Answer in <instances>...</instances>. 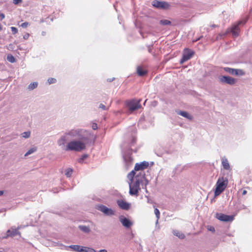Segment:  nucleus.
I'll list each match as a JSON object with an SVG mask.
<instances>
[{"mask_svg": "<svg viewBox=\"0 0 252 252\" xmlns=\"http://www.w3.org/2000/svg\"><path fill=\"white\" fill-rule=\"evenodd\" d=\"M89 139V131L83 128H73L65 131L57 140V144L65 151L80 152L86 148Z\"/></svg>", "mask_w": 252, "mask_h": 252, "instance_id": "1", "label": "nucleus"}, {"mask_svg": "<svg viewBox=\"0 0 252 252\" xmlns=\"http://www.w3.org/2000/svg\"><path fill=\"white\" fill-rule=\"evenodd\" d=\"M228 180L223 177L219 178L216 183V188L215 191V196L219 195L226 188Z\"/></svg>", "mask_w": 252, "mask_h": 252, "instance_id": "2", "label": "nucleus"}, {"mask_svg": "<svg viewBox=\"0 0 252 252\" xmlns=\"http://www.w3.org/2000/svg\"><path fill=\"white\" fill-rule=\"evenodd\" d=\"M152 5L157 8L166 10L170 7V4L168 2L164 1H159L154 0L152 1Z\"/></svg>", "mask_w": 252, "mask_h": 252, "instance_id": "3", "label": "nucleus"}, {"mask_svg": "<svg viewBox=\"0 0 252 252\" xmlns=\"http://www.w3.org/2000/svg\"><path fill=\"white\" fill-rule=\"evenodd\" d=\"M218 79L221 83L227 84L230 85H233L237 82L236 79L228 76H220Z\"/></svg>", "mask_w": 252, "mask_h": 252, "instance_id": "4", "label": "nucleus"}, {"mask_svg": "<svg viewBox=\"0 0 252 252\" xmlns=\"http://www.w3.org/2000/svg\"><path fill=\"white\" fill-rule=\"evenodd\" d=\"M97 209L102 212L105 216H111L115 214V211L111 208H109L104 205H99L97 206Z\"/></svg>", "mask_w": 252, "mask_h": 252, "instance_id": "5", "label": "nucleus"}, {"mask_svg": "<svg viewBox=\"0 0 252 252\" xmlns=\"http://www.w3.org/2000/svg\"><path fill=\"white\" fill-rule=\"evenodd\" d=\"M140 99L138 100L132 99L127 102V106L131 112L137 110L141 107V105L140 104Z\"/></svg>", "mask_w": 252, "mask_h": 252, "instance_id": "6", "label": "nucleus"}, {"mask_svg": "<svg viewBox=\"0 0 252 252\" xmlns=\"http://www.w3.org/2000/svg\"><path fill=\"white\" fill-rule=\"evenodd\" d=\"M194 52L189 49H185L184 50L182 58L181 59L180 63L183 64L184 62L189 60L193 55Z\"/></svg>", "mask_w": 252, "mask_h": 252, "instance_id": "7", "label": "nucleus"}, {"mask_svg": "<svg viewBox=\"0 0 252 252\" xmlns=\"http://www.w3.org/2000/svg\"><path fill=\"white\" fill-rule=\"evenodd\" d=\"M223 69L225 72L232 75H235L236 76H242L244 74V71L242 70L239 69H234L228 67H225L223 68Z\"/></svg>", "mask_w": 252, "mask_h": 252, "instance_id": "8", "label": "nucleus"}, {"mask_svg": "<svg viewBox=\"0 0 252 252\" xmlns=\"http://www.w3.org/2000/svg\"><path fill=\"white\" fill-rule=\"evenodd\" d=\"M21 228V226H18L17 228L12 227L11 229H9L7 231V235L5 236L2 237L3 239H6L8 237H14L17 235H20V233L18 231V230Z\"/></svg>", "mask_w": 252, "mask_h": 252, "instance_id": "9", "label": "nucleus"}, {"mask_svg": "<svg viewBox=\"0 0 252 252\" xmlns=\"http://www.w3.org/2000/svg\"><path fill=\"white\" fill-rule=\"evenodd\" d=\"M216 218L220 221H232L234 220V216L226 215L221 213H217Z\"/></svg>", "mask_w": 252, "mask_h": 252, "instance_id": "10", "label": "nucleus"}, {"mask_svg": "<svg viewBox=\"0 0 252 252\" xmlns=\"http://www.w3.org/2000/svg\"><path fill=\"white\" fill-rule=\"evenodd\" d=\"M119 220L123 225V226L126 228H130L131 226L133 224L132 221L129 219H127L124 216H120L119 217Z\"/></svg>", "mask_w": 252, "mask_h": 252, "instance_id": "11", "label": "nucleus"}, {"mask_svg": "<svg viewBox=\"0 0 252 252\" xmlns=\"http://www.w3.org/2000/svg\"><path fill=\"white\" fill-rule=\"evenodd\" d=\"M246 23V20L240 21L238 22L237 25H235L232 26L230 32H232L233 36L236 37L239 35V28L238 26L241 24H245Z\"/></svg>", "mask_w": 252, "mask_h": 252, "instance_id": "12", "label": "nucleus"}, {"mask_svg": "<svg viewBox=\"0 0 252 252\" xmlns=\"http://www.w3.org/2000/svg\"><path fill=\"white\" fill-rule=\"evenodd\" d=\"M143 181H140L139 179H137V176L135 177V181H132V185L135 187L137 188L138 189L140 190V183H142L144 184L145 186H146L147 184L149 183V181L147 179L145 178L144 176L143 177Z\"/></svg>", "mask_w": 252, "mask_h": 252, "instance_id": "13", "label": "nucleus"}, {"mask_svg": "<svg viewBox=\"0 0 252 252\" xmlns=\"http://www.w3.org/2000/svg\"><path fill=\"white\" fill-rule=\"evenodd\" d=\"M117 203L119 207L124 210H128L130 207V204L123 200V199H118Z\"/></svg>", "mask_w": 252, "mask_h": 252, "instance_id": "14", "label": "nucleus"}, {"mask_svg": "<svg viewBox=\"0 0 252 252\" xmlns=\"http://www.w3.org/2000/svg\"><path fill=\"white\" fill-rule=\"evenodd\" d=\"M149 166V163L147 161H143L140 163H136L134 167V170L139 171L144 170L148 167Z\"/></svg>", "mask_w": 252, "mask_h": 252, "instance_id": "15", "label": "nucleus"}, {"mask_svg": "<svg viewBox=\"0 0 252 252\" xmlns=\"http://www.w3.org/2000/svg\"><path fill=\"white\" fill-rule=\"evenodd\" d=\"M123 158L127 167L130 166L131 165L133 161V158H131V155L129 154V153L124 154L123 155Z\"/></svg>", "mask_w": 252, "mask_h": 252, "instance_id": "16", "label": "nucleus"}, {"mask_svg": "<svg viewBox=\"0 0 252 252\" xmlns=\"http://www.w3.org/2000/svg\"><path fill=\"white\" fill-rule=\"evenodd\" d=\"M128 185L129 188V194L131 195H137L139 189L132 185V182H129Z\"/></svg>", "mask_w": 252, "mask_h": 252, "instance_id": "17", "label": "nucleus"}, {"mask_svg": "<svg viewBox=\"0 0 252 252\" xmlns=\"http://www.w3.org/2000/svg\"><path fill=\"white\" fill-rule=\"evenodd\" d=\"M221 163L224 169L229 170L230 169L229 163L228 162V160L226 158H222Z\"/></svg>", "mask_w": 252, "mask_h": 252, "instance_id": "18", "label": "nucleus"}, {"mask_svg": "<svg viewBox=\"0 0 252 252\" xmlns=\"http://www.w3.org/2000/svg\"><path fill=\"white\" fill-rule=\"evenodd\" d=\"M177 113L182 116L186 118L189 120H191L192 119V116L190 115L188 112L186 111H179Z\"/></svg>", "mask_w": 252, "mask_h": 252, "instance_id": "19", "label": "nucleus"}, {"mask_svg": "<svg viewBox=\"0 0 252 252\" xmlns=\"http://www.w3.org/2000/svg\"><path fill=\"white\" fill-rule=\"evenodd\" d=\"M173 233L174 235L176 236L177 237H178L179 238H180L181 239H183L185 237V235H184V233L179 231L177 230H174L173 231Z\"/></svg>", "mask_w": 252, "mask_h": 252, "instance_id": "20", "label": "nucleus"}, {"mask_svg": "<svg viewBox=\"0 0 252 252\" xmlns=\"http://www.w3.org/2000/svg\"><path fill=\"white\" fill-rule=\"evenodd\" d=\"M79 228L85 233H89L91 231L90 227L86 225H79Z\"/></svg>", "mask_w": 252, "mask_h": 252, "instance_id": "21", "label": "nucleus"}, {"mask_svg": "<svg viewBox=\"0 0 252 252\" xmlns=\"http://www.w3.org/2000/svg\"><path fill=\"white\" fill-rule=\"evenodd\" d=\"M135 170H133L130 173H129L127 176L128 179L129 180V182H132L133 180L134 176L135 175Z\"/></svg>", "mask_w": 252, "mask_h": 252, "instance_id": "22", "label": "nucleus"}, {"mask_svg": "<svg viewBox=\"0 0 252 252\" xmlns=\"http://www.w3.org/2000/svg\"><path fill=\"white\" fill-rule=\"evenodd\" d=\"M37 151V148L36 147H33L29 150L28 152L25 154V157H27L29 155L33 154V153Z\"/></svg>", "mask_w": 252, "mask_h": 252, "instance_id": "23", "label": "nucleus"}, {"mask_svg": "<svg viewBox=\"0 0 252 252\" xmlns=\"http://www.w3.org/2000/svg\"><path fill=\"white\" fill-rule=\"evenodd\" d=\"M137 72L138 74L140 76H143L147 73V72L145 70H142V69L140 66L137 67Z\"/></svg>", "mask_w": 252, "mask_h": 252, "instance_id": "24", "label": "nucleus"}, {"mask_svg": "<svg viewBox=\"0 0 252 252\" xmlns=\"http://www.w3.org/2000/svg\"><path fill=\"white\" fill-rule=\"evenodd\" d=\"M229 32V31L227 30L225 32L220 33L216 37L217 39H221L223 37L225 36Z\"/></svg>", "mask_w": 252, "mask_h": 252, "instance_id": "25", "label": "nucleus"}, {"mask_svg": "<svg viewBox=\"0 0 252 252\" xmlns=\"http://www.w3.org/2000/svg\"><path fill=\"white\" fill-rule=\"evenodd\" d=\"M7 60L11 63H14L16 62L15 58L11 54H9L7 55Z\"/></svg>", "mask_w": 252, "mask_h": 252, "instance_id": "26", "label": "nucleus"}, {"mask_svg": "<svg viewBox=\"0 0 252 252\" xmlns=\"http://www.w3.org/2000/svg\"><path fill=\"white\" fill-rule=\"evenodd\" d=\"M38 83L37 82H33L31 83L28 86V89L30 90H32L37 87Z\"/></svg>", "mask_w": 252, "mask_h": 252, "instance_id": "27", "label": "nucleus"}, {"mask_svg": "<svg viewBox=\"0 0 252 252\" xmlns=\"http://www.w3.org/2000/svg\"><path fill=\"white\" fill-rule=\"evenodd\" d=\"M72 172L73 170L70 168H68L65 170V175L67 177H70L71 176Z\"/></svg>", "mask_w": 252, "mask_h": 252, "instance_id": "28", "label": "nucleus"}, {"mask_svg": "<svg viewBox=\"0 0 252 252\" xmlns=\"http://www.w3.org/2000/svg\"><path fill=\"white\" fill-rule=\"evenodd\" d=\"M81 246L79 245H70L69 246V248L71 249L73 251L79 252V249Z\"/></svg>", "mask_w": 252, "mask_h": 252, "instance_id": "29", "label": "nucleus"}, {"mask_svg": "<svg viewBox=\"0 0 252 252\" xmlns=\"http://www.w3.org/2000/svg\"><path fill=\"white\" fill-rule=\"evenodd\" d=\"M159 23L162 25H169L171 24V22L168 20L163 19L160 21Z\"/></svg>", "mask_w": 252, "mask_h": 252, "instance_id": "30", "label": "nucleus"}, {"mask_svg": "<svg viewBox=\"0 0 252 252\" xmlns=\"http://www.w3.org/2000/svg\"><path fill=\"white\" fill-rule=\"evenodd\" d=\"M154 211H155V214L156 215V218L157 219L156 223H158V220L160 217V212H159V211L158 210V209L157 208H155Z\"/></svg>", "mask_w": 252, "mask_h": 252, "instance_id": "31", "label": "nucleus"}, {"mask_svg": "<svg viewBox=\"0 0 252 252\" xmlns=\"http://www.w3.org/2000/svg\"><path fill=\"white\" fill-rule=\"evenodd\" d=\"M31 132L30 131H26L22 133V137L25 138H28L30 136Z\"/></svg>", "mask_w": 252, "mask_h": 252, "instance_id": "32", "label": "nucleus"}, {"mask_svg": "<svg viewBox=\"0 0 252 252\" xmlns=\"http://www.w3.org/2000/svg\"><path fill=\"white\" fill-rule=\"evenodd\" d=\"M48 83H49V84H54L56 82L57 80L55 78H49L48 80Z\"/></svg>", "mask_w": 252, "mask_h": 252, "instance_id": "33", "label": "nucleus"}, {"mask_svg": "<svg viewBox=\"0 0 252 252\" xmlns=\"http://www.w3.org/2000/svg\"><path fill=\"white\" fill-rule=\"evenodd\" d=\"M99 108L103 110H107L109 108V106L108 107H106L105 106L104 104H103L102 103H100L99 105Z\"/></svg>", "mask_w": 252, "mask_h": 252, "instance_id": "34", "label": "nucleus"}, {"mask_svg": "<svg viewBox=\"0 0 252 252\" xmlns=\"http://www.w3.org/2000/svg\"><path fill=\"white\" fill-rule=\"evenodd\" d=\"M87 247L80 246L79 252H86Z\"/></svg>", "mask_w": 252, "mask_h": 252, "instance_id": "35", "label": "nucleus"}, {"mask_svg": "<svg viewBox=\"0 0 252 252\" xmlns=\"http://www.w3.org/2000/svg\"><path fill=\"white\" fill-rule=\"evenodd\" d=\"M11 30L13 34H15L18 32V29L14 27H11Z\"/></svg>", "mask_w": 252, "mask_h": 252, "instance_id": "36", "label": "nucleus"}, {"mask_svg": "<svg viewBox=\"0 0 252 252\" xmlns=\"http://www.w3.org/2000/svg\"><path fill=\"white\" fill-rule=\"evenodd\" d=\"M86 252H96V251L93 248L87 247Z\"/></svg>", "mask_w": 252, "mask_h": 252, "instance_id": "37", "label": "nucleus"}, {"mask_svg": "<svg viewBox=\"0 0 252 252\" xmlns=\"http://www.w3.org/2000/svg\"><path fill=\"white\" fill-rule=\"evenodd\" d=\"M28 25H29L28 22H24L21 24V26L23 28H26L28 26Z\"/></svg>", "mask_w": 252, "mask_h": 252, "instance_id": "38", "label": "nucleus"}, {"mask_svg": "<svg viewBox=\"0 0 252 252\" xmlns=\"http://www.w3.org/2000/svg\"><path fill=\"white\" fill-rule=\"evenodd\" d=\"M22 2V0H13V3L14 4H18L19 2Z\"/></svg>", "mask_w": 252, "mask_h": 252, "instance_id": "39", "label": "nucleus"}, {"mask_svg": "<svg viewBox=\"0 0 252 252\" xmlns=\"http://www.w3.org/2000/svg\"><path fill=\"white\" fill-rule=\"evenodd\" d=\"M30 34L29 33H26L23 36V38L24 39H27L29 37Z\"/></svg>", "mask_w": 252, "mask_h": 252, "instance_id": "40", "label": "nucleus"}, {"mask_svg": "<svg viewBox=\"0 0 252 252\" xmlns=\"http://www.w3.org/2000/svg\"><path fill=\"white\" fill-rule=\"evenodd\" d=\"M92 128L94 130H95L97 128V124H93V126H92Z\"/></svg>", "mask_w": 252, "mask_h": 252, "instance_id": "41", "label": "nucleus"}, {"mask_svg": "<svg viewBox=\"0 0 252 252\" xmlns=\"http://www.w3.org/2000/svg\"><path fill=\"white\" fill-rule=\"evenodd\" d=\"M208 230H209L210 231H212V232L215 231V228L213 226H210V228H208Z\"/></svg>", "mask_w": 252, "mask_h": 252, "instance_id": "42", "label": "nucleus"}, {"mask_svg": "<svg viewBox=\"0 0 252 252\" xmlns=\"http://www.w3.org/2000/svg\"><path fill=\"white\" fill-rule=\"evenodd\" d=\"M5 15L4 14L0 13V18L1 20H2L4 18Z\"/></svg>", "mask_w": 252, "mask_h": 252, "instance_id": "43", "label": "nucleus"}, {"mask_svg": "<svg viewBox=\"0 0 252 252\" xmlns=\"http://www.w3.org/2000/svg\"><path fill=\"white\" fill-rule=\"evenodd\" d=\"M86 157H87V155H84V156H83V158H80V159H79V162H81V161H82V160H83L85 158H86Z\"/></svg>", "mask_w": 252, "mask_h": 252, "instance_id": "44", "label": "nucleus"}, {"mask_svg": "<svg viewBox=\"0 0 252 252\" xmlns=\"http://www.w3.org/2000/svg\"><path fill=\"white\" fill-rule=\"evenodd\" d=\"M99 252H108L105 249L101 250L99 251Z\"/></svg>", "mask_w": 252, "mask_h": 252, "instance_id": "45", "label": "nucleus"}, {"mask_svg": "<svg viewBox=\"0 0 252 252\" xmlns=\"http://www.w3.org/2000/svg\"><path fill=\"white\" fill-rule=\"evenodd\" d=\"M247 192V190H244L243 191V192H242V194L243 195H245V194H246Z\"/></svg>", "mask_w": 252, "mask_h": 252, "instance_id": "46", "label": "nucleus"}, {"mask_svg": "<svg viewBox=\"0 0 252 252\" xmlns=\"http://www.w3.org/2000/svg\"><path fill=\"white\" fill-rule=\"evenodd\" d=\"M241 209H246V206H245L244 205H243L241 206Z\"/></svg>", "mask_w": 252, "mask_h": 252, "instance_id": "47", "label": "nucleus"}, {"mask_svg": "<svg viewBox=\"0 0 252 252\" xmlns=\"http://www.w3.org/2000/svg\"><path fill=\"white\" fill-rule=\"evenodd\" d=\"M3 194V191L2 190H0V196L2 195Z\"/></svg>", "mask_w": 252, "mask_h": 252, "instance_id": "48", "label": "nucleus"}, {"mask_svg": "<svg viewBox=\"0 0 252 252\" xmlns=\"http://www.w3.org/2000/svg\"><path fill=\"white\" fill-rule=\"evenodd\" d=\"M2 26L0 24V31L2 30Z\"/></svg>", "mask_w": 252, "mask_h": 252, "instance_id": "49", "label": "nucleus"}, {"mask_svg": "<svg viewBox=\"0 0 252 252\" xmlns=\"http://www.w3.org/2000/svg\"><path fill=\"white\" fill-rule=\"evenodd\" d=\"M149 52L150 53L152 52V50L150 48H149Z\"/></svg>", "mask_w": 252, "mask_h": 252, "instance_id": "50", "label": "nucleus"}, {"mask_svg": "<svg viewBox=\"0 0 252 252\" xmlns=\"http://www.w3.org/2000/svg\"><path fill=\"white\" fill-rule=\"evenodd\" d=\"M135 142V140L133 139L132 141V144L134 143Z\"/></svg>", "mask_w": 252, "mask_h": 252, "instance_id": "51", "label": "nucleus"}, {"mask_svg": "<svg viewBox=\"0 0 252 252\" xmlns=\"http://www.w3.org/2000/svg\"><path fill=\"white\" fill-rule=\"evenodd\" d=\"M114 79V78H113L112 79L110 80L109 81V82L112 81Z\"/></svg>", "mask_w": 252, "mask_h": 252, "instance_id": "52", "label": "nucleus"}, {"mask_svg": "<svg viewBox=\"0 0 252 252\" xmlns=\"http://www.w3.org/2000/svg\"><path fill=\"white\" fill-rule=\"evenodd\" d=\"M212 27H216V25H213V26H212Z\"/></svg>", "mask_w": 252, "mask_h": 252, "instance_id": "53", "label": "nucleus"}, {"mask_svg": "<svg viewBox=\"0 0 252 252\" xmlns=\"http://www.w3.org/2000/svg\"><path fill=\"white\" fill-rule=\"evenodd\" d=\"M42 35H44V32H42Z\"/></svg>", "mask_w": 252, "mask_h": 252, "instance_id": "54", "label": "nucleus"}]
</instances>
